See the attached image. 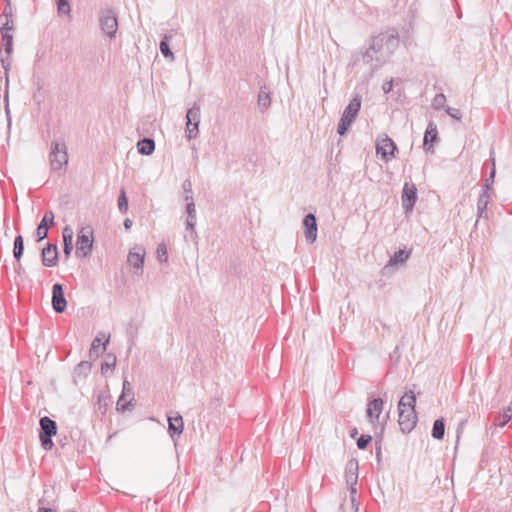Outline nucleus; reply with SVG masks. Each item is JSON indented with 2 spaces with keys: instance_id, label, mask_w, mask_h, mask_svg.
Listing matches in <instances>:
<instances>
[{
  "instance_id": "nucleus-1",
  "label": "nucleus",
  "mask_w": 512,
  "mask_h": 512,
  "mask_svg": "<svg viewBox=\"0 0 512 512\" xmlns=\"http://www.w3.org/2000/svg\"><path fill=\"white\" fill-rule=\"evenodd\" d=\"M416 395L412 390L406 392L399 400L398 412L399 419L398 423L400 429L404 433H409L413 430L417 423V414L415 410Z\"/></svg>"
},
{
  "instance_id": "nucleus-2",
  "label": "nucleus",
  "mask_w": 512,
  "mask_h": 512,
  "mask_svg": "<svg viewBox=\"0 0 512 512\" xmlns=\"http://www.w3.org/2000/svg\"><path fill=\"white\" fill-rule=\"evenodd\" d=\"M372 50L378 54L383 62L397 49L399 46V36L396 30L382 32L371 39Z\"/></svg>"
},
{
  "instance_id": "nucleus-3",
  "label": "nucleus",
  "mask_w": 512,
  "mask_h": 512,
  "mask_svg": "<svg viewBox=\"0 0 512 512\" xmlns=\"http://www.w3.org/2000/svg\"><path fill=\"white\" fill-rule=\"evenodd\" d=\"M362 97L359 94H355L350 100L349 104L344 109L340 121L337 126V132L339 135H344L351 124L356 119L359 110L361 108Z\"/></svg>"
},
{
  "instance_id": "nucleus-4",
  "label": "nucleus",
  "mask_w": 512,
  "mask_h": 512,
  "mask_svg": "<svg viewBox=\"0 0 512 512\" xmlns=\"http://www.w3.org/2000/svg\"><path fill=\"white\" fill-rule=\"evenodd\" d=\"M49 163L53 172L62 170L68 164V152L64 142L52 141Z\"/></svg>"
},
{
  "instance_id": "nucleus-5",
  "label": "nucleus",
  "mask_w": 512,
  "mask_h": 512,
  "mask_svg": "<svg viewBox=\"0 0 512 512\" xmlns=\"http://www.w3.org/2000/svg\"><path fill=\"white\" fill-rule=\"evenodd\" d=\"M93 242V228L89 225L82 227L77 234L76 254L87 257L92 251Z\"/></svg>"
},
{
  "instance_id": "nucleus-6",
  "label": "nucleus",
  "mask_w": 512,
  "mask_h": 512,
  "mask_svg": "<svg viewBox=\"0 0 512 512\" xmlns=\"http://www.w3.org/2000/svg\"><path fill=\"white\" fill-rule=\"evenodd\" d=\"M201 109L197 103L187 110L186 113V137L188 140L196 139L199 135V124Z\"/></svg>"
},
{
  "instance_id": "nucleus-7",
  "label": "nucleus",
  "mask_w": 512,
  "mask_h": 512,
  "mask_svg": "<svg viewBox=\"0 0 512 512\" xmlns=\"http://www.w3.org/2000/svg\"><path fill=\"white\" fill-rule=\"evenodd\" d=\"M39 423L41 428L39 437L42 447L45 450H51L54 445L52 437L57 433L56 422L51 418L44 416L40 419Z\"/></svg>"
},
{
  "instance_id": "nucleus-8",
  "label": "nucleus",
  "mask_w": 512,
  "mask_h": 512,
  "mask_svg": "<svg viewBox=\"0 0 512 512\" xmlns=\"http://www.w3.org/2000/svg\"><path fill=\"white\" fill-rule=\"evenodd\" d=\"M100 27L103 33L110 39L114 38L118 29L116 14L111 9H105L99 15Z\"/></svg>"
},
{
  "instance_id": "nucleus-9",
  "label": "nucleus",
  "mask_w": 512,
  "mask_h": 512,
  "mask_svg": "<svg viewBox=\"0 0 512 512\" xmlns=\"http://www.w3.org/2000/svg\"><path fill=\"white\" fill-rule=\"evenodd\" d=\"M396 149V144L388 137V135L383 134L377 138L376 153L377 155H380L385 162H388L394 157Z\"/></svg>"
},
{
  "instance_id": "nucleus-10",
  "label": "nucleus",
  "mask_w": 512,
  "mask_h": 512,
  "mask_svg": "<svg viewBox=\"0 0 512 512\" xmlns=\"http://www.w3.org/2000/svg\"><path fill=\"white\" fill-rule=\"evenodd\" d=\"M186 201V212H187V218H186V229L189 231V234L185 235V238H190L192 241L197 240L198 235L195 230V226L197 223V217H196V209L194 204L193 197H185Z\"/></svg>"
},
{
  "instance_id": "nucleus-11",
  "label": "nucleus",
  "mask_w": 512,
  "mask_h": 512,
  "mask_svg": "<svg viewBox=\"0 0 512 512\" xmlns=\"http://www.w3.org/2000/svg\"><path fill=\"white\" fill-rule=\"evenodd\" d=\"M401 198L405 212H411L417 201V188L415 184L406 182L403 186Z\"/></svg>"
},
{
  "instance_id": "nucleus-12",
  "label": "nucleus",
  "mask_w": 512,
  "mask_h": 512,
  "mask_svg": "<svg viewBox=\"0 0 512 512\" xmlns=\"http://www.w3.org/2000/svg\"><path fill=\"white\" fill-rule=\"evenodd\" d=\"M67 302L64 296L62 284L55 283L52 287V307L55 312L62 313L65 311Z\"/></svg>"
},
{
  "instance_id": "nucleus-13",
  "label": "nucleus",
  "mask_w": 512,
  "mask_h": 512,
  "mask_svg": "<svg viewBox=\"0 0 512 512\" xmlns=\"http://www.w3.org/2000/svg\"><path fill=\"white\" fill-rule=\"evenodd\" d=\"M58 263V249L56 244L48 243L42 249V264L45 267H54Z\"/></svg>"
},
{
  "instance_id": "nucleus-14",
  "label": "nucleus",
  "mask_w": 512,
  "mask_h": 512,
  "mask_svg": "<svg viewBox=\"0 0 512 512\" xmlns=\"http://www.w3.org/2000/svg\"><path fill=\"white\" fill-rule=\"evenodd\" d=\"M303 225L305 227V238L309 243H314L317 239V222L314 214L309 213L304 217Z\"/></svg>"
},
{
  "instance_id": "nucleus-15",
  "label": "nucleus",
  "mask_w": 512,
  "mask_h": 512,
  "mask_svg": "<svg viewBox=\"0 0 512 512\" xmlns=\"http://www.w3.org/2000/svg\"><path fill=\"white\" fill-rule=\"evenodd\" d=\"M54 213L47 211L36 229L37 241L40 242L48 235L49 226L54 224Z\"/></svg>"
},
{
  "instance_id": "nucleus-16",
  "label": "nucleus",
  "mask_w": 512,
  "mask_h": 512,
  "mask_svg": "<svg viewBox=\"0 0 512 512\" xmlns=\"http://www.w3.org/2000/svg\"><path fill=\"white\" fill-rule=\"evenodd\" d=\"M384 402L381 398L371 400L367 405L366 414L369 421L374 424L378 420L383 410Z\"/></svg>"
},
{
  "instance_id": "nucleus-17",
  "label": "nucleus",
  "mask_w": 512,
  "mask_h": 512,
  "mask_svg": "<svg viewBox=\"0 0 512 512\" xmlns=\"http://www.w3.org/2000/svg\"><path fill=\"white\" fill-rule=\"evenodd\" d=\"M135 251H130L127 257L128 263L135 269L143 268L145 249L142 246H136Z\"/></svg>"
},
{
  "instance_id": "nucleus-18",
  "label": "nucleus",
  "mask_w": 512,
  "mask_h": 512,
  "mask_svg": "<svg viewBox=\"0 0 512 512\" xmlns=\"http://www.w3.org/2000/svg\"><path fill=\"white\" fill-rule=\"evenodd\" d=\"M184 429L183 418L179 413L175 416H168V431L172 439L174 436H180Z\"/></svg>"
},
{
  "instance_id": "nucleus-19",
  "label": "nucleus",
  "mask_w": 512,
  "mask_h": 512,
  "mask_svg": "<svg viewBox=\"0 0 512 512\" xmlns=\"http://www.w3.org/2000/svg\"><path fill=\"white\" fill-rule=\"evenodd\" d=\"M491 194L489 192L481 191L477 200V221L481 218H487V206L490 202Z\"/></svg>"
},
{
  "instance_id": "nucleus-20",
  "label": "nucleus",
  "mask_w": 512,
  "mask_h": 512,
  "mask_svg": "<svg viewBox=\"0 0 512 512\" xmlns=\"http://www.w3.org/2000/svg\"><path fill=\"white\" fill-rule=\"evenodd\" d=\"M345 479L348 486L357 484L358 481V462L357 460L351 459L345 469Z\"/></svg>"
},
{
  "instance_id": "nucleus-21",
  "label": "nucleus",
  "mask_w": 512,
  "mask_h": 512,
  "mask_svg": "<svg viewBox=\"0 0 512 512\" xmlns=\"http://www.w3.org/2000/svg\"><path fill=\"white\" fill-rule=\"evenodd\" d=\"M438 136L437 125L434 122H429L425 131L423 147L429 151L432 147V143L436 141Z\"/></svg>"
},
{
  "instance_id": "nucleus-22",
  "label": "nucleus",
  "mask_w": 512,
  "mask_h": 512,
  "mask_svg": "<svg viewBox=\"0 0 512 512\" xmlns=\"http://www.w3.org/2000/svg\"><path fill=\"white\" fill-rule=\"evenodd\" d=\"M64 247L63 252L68 258L73 250V231L69 227H65L62 232Z\"/></svg>"
},
{
  "instance_id": "nucleus-23",
  "label": "nucleus",
  "mask_w": 512,
  "mask_h": 512,
  "mask_svg": "<svg viewBox=\"0 0 512 512\" xmlns=\"http://www.w3.org/2000/svg\"><path fill=\"white\" fill-rule=\"evenodd\" d=\"M137 150L142 155H151L155 150V142L151 138H143L137 143Z\"/></svg>"
},
{
  "instance_id": "nucleus-24",
  "label": "nucleus",
  "mask_w": 512,
  "mask_h": 512,
  "mask_svg": "<svg viewBox=\"0 0 512 512\" xmlns=\"http://www.w3.org/2000/svg\"><path fill=\"white\" fill-rule=\"evenodd\" d=\"M92 368V364L89 361H81L74 369V382H77L78 378H85L88 376Z\"/></svg>"
},
{
  "instance_id": "nucleus-25",
  "label": "nucleus",
  "mask_w": 512,
  "mask_h": 512,
  "mask_svg": "<svg viewBox=\"0 0 512 512\" xmlns=\"http://www.w3.org/2000/svg\"><path fill=\"white\" fill-rule=\"evenodd\" d=\"M409 256L410 251L400 249L390 256L388 265L396 266L399 264H404L408 260Z\"/></svg>"
},
{
  "instance_id": "nucleus-26",
  "label": "nucleus",
  "mask_w": 512,
  "mask_h": 512,
  "mask_svg": "<svg viewBox=\"0 0 512 512\" xmlns=\"http://www.w3.org/2000/svg\"><path fill=\"white\" fill-rule=\"evenodd\" d=\"M271 105V97L269 91L266 89V87L260 88L259 94H258V106L259 108L264 111L267 110Z\"/></svg>"
},
{
  "instance_id": "nucleus-27",
  "label": "nucleus",
  "mask_w": 512,
  "mask_h": 512,
  "mask_svg": "<svg viewBox=\"0 0 512 512\" xmlns=\"http://www.w3.org/2000/svg\"><path fill=\"white\" fill-rule=\"evenodd\" d=\"M24 252V239L21 235H18L14 239V247H13V256L17 260V262L20 261L21 257L23 256ZM19 268L21 267V264L18 263Z\"/></svg>"
},
{
  "instance_id": "nucleus-28",
  "label": "nucleus",
  "mask_w": 512,
  "mask_h": 512,
  "mask_svg": "<svg viewBox=\"0 0 512 512\" xmlns=\"http://www.w3.org/2000/svg\"><path fill=\"white\" fill-rule=\"evenodd\" d=\"M171 38H172V36L170 34H165L162 41L160 42L159 48H160L162 55L165 58H168L173 61L175 57H174V54L171 51V49L169 47V43H168Z\"/></svg>"
},
{
  "instance_id": "nucleus-29",
  "label": "nucleus",
  "mask_w": 512,
  "mask_h": 512,
  "mask_svg": "<svg viewBox=\"0 0 512 512\" xmlns=\"http://www.w3.org/2000/svg\"><path fill=\"white\" fill-rule=\"evenodd\" d=\"M444 434H445L444 420L442 418L436 419L433 423L432 437L437 440H441V439H443Z\"/></svg>"
},
{
  "instance_id": "nucleus-30",
  "label": "nucleus",
  "mask_w": 512,
  "mask_h": 512,
  "mask_svg": "<svg viewBox=\"0 0 512 512\" xmlns=\"http://www.w3.org/2000/svg\"><path fill=\"white\" fill-rule=\"evenodd\" d=\"M362 60L364 63L369 64L373 61L383 62V60L379 57L378 54L374 53L372 50V43L370 42L369 47L362 53Z\"/></svg>"
},
{
  "instance_id": "nucleus-31",
  "label": "nucleus",
  "mask_w": 512,
  "mask_h": 512,
  "mask_svg": "<svg viewBox=\"0 0 512 512\" xmlns=\"http://www.w3.org/2000/svg\"><path fill=\"white\" fill-rule=\"evenodd\" d=\"M132 402L133 400H131V398H128L125 395H120L116 404V408L121 412L131 410L134 406Z\"/></svg>"
},
{
  "instance_id": "nucleus-32",
  "label": "nucleus",
  "mask_w": 512,
  "mask_h": 512,
  "mask_svg": "<svg viewBox=\"0 0 512 512\" xmlns=\"http://www.w3.org/2000/svg\"><path fill=\"white\" fill-rule=\"evenodd\" d=\"M3 47L6 55H12L13 53V35L8 32L2 31Z\"/></svg>"
},
{
  "instance_id": "nucleus-33",
  "label": "nucleus",
  "mask_w": 512,
  "mask_h": 512,
  "mask_svg": "<svg viewBox=\"0 0 512 512\" xmlns=\"http://www.w3.org/2000/svg\"><path fill=\"white\" fill-rule=\"evenodd\" d=\"M493 167L490 172L489 178L485 180V183L482 186L481 191L489 192L492 191L493 183H494V177H495V162L494 159H492Z\"/></svg>"
},
{
  "instance_id": "nucleus-34",
  "label": "nucleus",
  "mask_w": 512,
  "mask_h": 512,
  "mask_svg": "<svg viewBox=\"0 0 512 512\" xmlns=\"http://www.w3.org/2000/svg\"><path fill=\"white\" fill-rule=\"evenodd\" d=\"M118 208L121 213L125 214L128 211V199L124 189H121L118 197Z\"/></svg>"
},
{
  "instance_id": "nucleus-35",
  "label": "nucleus",
  "mask_w": 512,
  "mask_h": 512,
  "mask_svg": "<svg viewBox=\"0 0 512 512\" xmlns=\"http://www.w3.org/2000/svg\"><path fill=\"white\" fill-rule=\"evenodd\" d=\"M156 253L159 262L166 263L168 261V253L165 243L158 244Z\"/></svg>"
},
{
  "instance_id": "nucleus-36",
  "label": "nucleus",
  "mask_w": 512,
  "mask_h": 512,
  "mask_svg": "<svg viewBox=\"0 0 512 512\" xmlns=\"http://www.w3.org/2000/svg\"><path fill=\"white\" fill-rule=\"evenodd\" d=\"M57 9L60 15H70V4L68 0H56Z\"/></svg>"
},
{
  "instance_id": "nucleus-37",
  "label": "nucleus",
  "mask_w": 512,
  "mask_h": 512,
  "mask_svg": "<svg viewBox=\"0 0 512 512\" xmlns=\"http://www.w3.org/2000/svg\"><path fill=\"white\" fill-rule=\"evenodd\" d=\"M445 102H446V96L443 93H440L434 97V99L432 101V106L434 109L440 110V109L446 108Z\"/></svg>"
},
{
  "instance_id": "nucleus-38",
  "label": "nucleus",
  "mask_w": 512,
  "mask_h": 512,
  "mask_svg": "<svg viewBox=\"0 0 512 512\" xmlns=\"http://www.w3.org/2000/svg\"><path fill=\"white\" fill-rule=\"evenodd\" d=\"M121 395H125L126 397L131 398V400H134L131 384L126 379L123 382V389Z\"/></svg>"
},
{
  "instance_id": "nucleus-39",
  "label": "nucleus",
  "mask_w": 512,
  "mask_h": 512,
  "mask_svg": "<svg viewBox=\"0 0 512 512\" xmlns=\"http://www.w3.org/2000/svg\"><path fill=\"white\" fill-rule=\"evenodd\" d=\"M371 440L372 437L370 435H361L357 440V447L363 450L368 446Z\"/></svg>"
},
{
  "instance_id": "nucleus-40",
  "label": "nucleus",
  "mask_w": 512,
  "mask_h": 512,
  "mask_svg": "<svg viewBox=\"0 0 512 512\" xmlns=\"http://www.w3.org/2000/svg\"><path fill=\"white\" fill-rule=\"evenodd\" d=\"M445 111H446V113H447L450 117H452V118H453V119H455V120H458V121H459V120H461V118H462V113H461V112H460V110H459V109H457V108H452V107H450V106H447V107L445 108Z\"/></svg>"
},
{
  "instance_id": "nucleus-41",
  "label": "nucleus",
  "mask_w": 512,
  "mask_h": 512,
  "mask_svg": "<svg viewBox=\"0 0 512 512\" xmlns=\"http://www.w3.org/2000/svg\"><path fill=\"white\" fill-rule=\"evenodd\" d=\"M11 62H12L11 55H7L5 58L1 59L2 67L5 70L6 82H8V73H9V70L11 67Z\"/></svg>"
},
{
  "instance_id": "nucleus-42",
  "label": "nucleus",
  "mask_w": 512,
  "mask_h": 512,
  "mask_svg": "<svg viewBox=\"0 0 512 512\" xmlns=\"http://www.w3.org/2000/svg\"><path fill=\"white\" fill-rule=\"evenodd\" d=\"M1 23V32L4 31V32H8L10 33L13 29H14V23H13V20L12 19H5V22H0Z\"/></svg>"
},
{
  "instance_id": "nucleus-43",
  "label": "nucleus",
  "mask_w": 512,
  "mask_h": 512,
  "mask_svg": "<svg viewBox=\"0 0 512 512\" xmlns=\"http://www.w3.org/2000/svg\"><path fill=\"white\" fill-rule=\"evenodd\" d=\"M183 190H184V198L185 197H193V191H192V183L189 179H186L184 182H183Z\"/></svg>"
},
{
  "instance_id": "nucleus-44",
  "label": "nucleus",
  "mask_w": 512,
  "mask_h": 512,
  "mask_svg": "<svg viewBox=\"0 0 512 512\" xmlns=\"http://www.w3.org/2000/svg\"><path fill=\"white\" fill-rule=\"evenodd\" d=\"M7 2V6L4 8L3 13L0 15V22H2V18L11 19L12 17V8L10 6V2L9 0H7Z\"/></svg>"
},
{
  "instance_id": "nucleus-45",
  "label": "nucleus",
  "mask_w": 512,
  "mask_h": 512,
  "mask_svg": "<svg viewBox=\"0 0 512 512\" xmlns=\"http://www.w3.org/2000/svg\"><path fill=\"white\" fill-rule=\"evenodd\" d=\"M510 413H511V408L509 407L507 409V411L501 416L502 420L498 424L500 427L505 426L509 422V420L511 419Z\"/></svg>"
},
{
  "instance_id": "nucleus-46",
  "label": "nucleus",
  "mask_w": 512,
  "mask_h": 512,
  "mask_svg": "<svg viewBox=\"0 0 512 512\" xmlns=\"http://www.w3.org/2000/svg\"><path fill=\"white\" fill-rule=\"evenodd\" d=\"M393 89V80L387 81L382 85V90L385 94H388Z\"/></svg>"
},
{
  "instance_id": "nucleus-47",
  "label": "nucleus",
  "mask_w": 512,
  "mask_h": 512,
  "mask_svg": "<svg viewBox=\"0 0 512 512\" xmlns=\"http://www.w3.org/2000/svg\"><path fill=\"white\" fill-rule=\"evenodd\" d=\"M351 502L355 503V495L357 493L356 485L349 486Z\"/></svg>"
},
{
  "instance_id": "nucleus-48",
  "label": "nucleus",
  "mask_w": 512,
  "mask_h": 512,
  "mask_svg": "<svg viewBox=\"0 0 512 512\" xmlns=\"http://www.w3.org/2000/svg\"><path fill=\"white\" fill-rule=\"evenodd\" d=\"M100 344H101V339L99 337H96L93 341H92V344H91V350H95V349H98L100 347Z\"/></svg>"
},
{
  "instance_id": "nucleus-49",
  "label": "nucleus",
  "mask_w": 512,
  "mask_h": 512,
  "mask_svg": "<svg viewBox=\"0 0 512 512\" xmlns=\"http://www.w3.org/2000/svg\"><path fill=\"white\" fill-rule=\"evenodd\" d=\"M115 361H116V359L114 358V360H113V363H112V364H109V363H104V364H102V366H101V370H102V372H104L106 369H109V368H111V367H114V366H115Z\"/></svg>"
},
{
  "instance_id": "nucleus-50",
  "label": "nucleus",
  "mask_w": 512,
  "mask_h": 512,
  "mask_svg": "<svg viewBox=\"0 0 512 512\" xmlns=\"http://www.w3.org/2000/svg\"><path fill=\"white\" fill-rule=\"evenodd\" d=\"M132 224H133V222H132V220H131V219H129V218H126V219L124 220V222H123V225H124V227H125V229H126V230L130 229V228H131V226H132Z\"/></svg>"
},
{
  "instance_id": "nucleus-51",
  "label": "nucleus",
  "mask_w": 512,
  "mask_h": 512,
  "mask_svg": "<svg viewBox=\"0 0 512 512\" xmlns=\"http://www.w3.org/2000/svg\"><path fill=\"white\" fill-rule=\"evenodd\" d=\"M38 512H57V511L54 509H51V508L40 507Z\"/></svg>"
},
{
  "instance_id": "nucleus-52",
  "label": "nucleus",
  "mask_w": 512,
  "mask_h": 512,
  "mask_svg": "<svg viewBox=\"0 0 512 512\" xmlns=\"http://www.w3.org/2000/svg\"><path fill=\"white\" fill-rule=\"evenodd\" d=\"M115 435H116V432H114L113 434H110V435L107 437L106 442L108 443V442L112 441V438H113Z\"/></svg>"
},
{
  "instance_id": "nucleus-53",
  "label": "nucleus",
  "mask_w": 512,
  "mask_h": 512,
  "mask_svg": "<svg viewBox=\"0 0 512 512\" xmlns=\"http://www.w3.org/2000/svg\"><path fill=\"white\" fill-rule=\"evenodd\" d=\"M358 431L356 428H354L352 431H351V437L354 438L356 435H357Z\"/></svg>"
},
{
  "instance_id": "nucleus-54",
  "label": "nucleus",
  "mask_w": 512,
  "mask_h": 512,
  "mask_svg": "<svg viewBox=\"0 0 512 512\" xmlns=\"http://www.w3.org/2000/svg\"><path fill=\"white\" fill-rule=\"evenodd\" d=\"M463 425H464V423H461V424L459 425V427H458V429H457V433H458V435H459V434H460V432L462 431V429H463Z\"/></svg>"
},
{
  "instance_id": "nucleus-55",
  "label": "nucleus",
  "mask_w": 512,
  "mask_h": 512,
  "mask_svg": "<svg viewBox=\"0 0 512 512\" xmlns=\"http://www.w3.org/2000/svg\"><path fill=\"white\" fill-rule=\"evenodd\" d=\"M108 343H109V338H107V339L105 340V342L103 343V347H104V349L106 348V346H107V344H108Z\"/></svg>"
}]
</instances>
